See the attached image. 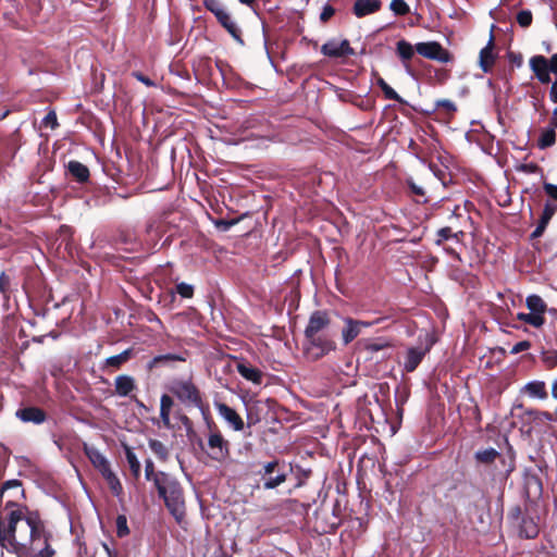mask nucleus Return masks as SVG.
Listing matches in <instances>:
<instances>
[{
  "label": "nucleus",
  "instance_id": "1",
  "mask_svg": "<svg viewBox=\"0 0 557 557\" xmlns=\"http://www.w3.org/2000/svg\"><path fill=\"white\" fill-rule=\"evenodd\" d=\"M156 488L170 513L181 523L185 517V502L180 482L172 475H159Z\"/></svg>",
  "mask_w": 557,
  "mask_h": 557
},
{
  "label": "nucleus",
  "instance_id": "2",
  "mask_svg": "<svg viewBox=\"0 0 557 557\" xmlns=\"http://www.w3.org/2000/svg\"><path fill=\"white\" fill-rule=\"evenodd\" d=\"M169 391L185 406L198 408L207 418V408L203 406L202 398L198 387L191 379H174L169 384Z\"/></svg>",
  "mask_w": 557,
  "mask_h": 557
},
{
  "label": "nucleus",
  "instance_id": "3",
  "mask_svg": "<svg viewBox=\"0 0 557 557\" xmlns=\"http://www.w3.org/2000/svg\"><path fill=\"white\" fill-rule=\"evenodd\" d=\"M304 352L311 360H319L336 349V343L330 333L305 337Z\"/></svg>",
  "mask_w": 557,
  "mask_h": 557
},
{
  "label": "nucleus",
  "instance_id": "4",
  "mask_svg": "<svg viewBox=\"0 0 557 557\" xmlns=\"http://www.w3.org/2000/svg\"><path fill=\"white\" fill-rule=\"evenodd\" d=\"M358 347L367 359L385 360L392 356L393 345L386 337H375L359 341Z\"/></svg>",
  "mask_w": 557,
  "mask_h": 557
},
{
  "label": "nucleus",
  "instance_id": "5",
  "mask_svg": "<svg viewBox=\"0 0 557 557\" xmlns=\"http://www.w3.org/2000/svg\"><path fill=\"white\" fill-rule=\"evenodd\" d=\"M259 475L263 480L265 490H274L287 479V473L278 460L264 463L262 470L259 471Z\"/></svg>",
  "mask_w": 557,
  "mask_h": 557
},
{
  "label": "nucleus",
  "instance_id": "6",
  "mask_svg": "<svg viewBox=\"0 0 557 557\" xmlns=\"http://www.w3.org/2000/svg\"><path fill=\"white\" fill-rule=\"evenodd\" d=\"M416 51L426 59L441 63H448L451 60L450 53L437 41L418 42Z\"/></svg>",
  "mask_w": 557,
  "mask_h": 557
},
{
  "label": "nucleus",
  "instance_id": "7",
  "mask_svg": "<svg viewBox=\"0 0 557 557\" xmlns=\"http://www.w3.org/2000/svg\"><path fill=\"white\" fill-rule=\"evenodd\" d=\"M330 324L331 318L329 312L325 310H315L309 317L304 335L305 337H311V335L329 333L327 329Z\"/></svg>",
  "mask_w": 557,
  "mask_h": 557
},
{
  "label": "nucleus",
  "instance_id": "8",
  "mask_svg": "<svg viewBox=\"0 0 557 557\" xmlns=\"http://www.w3.org/2000/svg\"><path fill=\"white\" fill-rule=\"evenodd\" d=\"M321 53L329 58H342L354 55L355 50L347 39L337 40L332 38L321 46Z\"/></svg>",
  "mask_w": 557,
  "mask_h": 557
},
{
  "label": "nucleus",
  "instance_id": "9",
  "mask_svg": "<svg viewBox=\"0 0 557 557\" xmlns=\"http://www.w3.org/2000/svg\"><path fill=\"white\" fill-rule=\"evenodd\" d=\"M430 347H408L404 355V361L401 363L403 370L407 373L413 372L424 359L429 352Z\"/></svg>",
  "mask_w": 557,
  "mask_h": 557
},
{
  "label": "nucleus",
  "instance_id": "10",
  "mask_svg": "<svg viewBox=\"0 0 557 557\" xmlns=\"http://www.w3.org/2000/svg\"><path fill=\"white\" fill-rule=\"evenodd\" d=\"M83 450L94 468L98 470V472L103 475L107 472L111 471L110 462L108 458L95 446L83 443Z\"/></svg>",
  "mask_w": 557,
  "mask_h": 557
},
{
  "label": "nucleus",
  "instance_id": "11",
  "mask_svg": "<svg viewBox=\"0 0 557 557\" xmlns=\"http://www.w3.org/2000/svg\"><path fill=\"white\" fill-rule=\"evenodd\" d=\"M209 457L216 461L224 460L228 451V443L223 438L220 433H211L208 438Z\"/></svg>",
  "mask_w": 557,
  "mask_h": 557
},
{
  "label": "nucleus",
  "instance_id": "12",
  "mask_svg": "<svg viewBox=\"0 0 557 557\" xmlns=\"http://www.w3.org/2000/svg\"><path fill=\"white\" fill-rule=\"evenodd\" d=\"M215 409L220 417L234 430L242 431L244 421L240 416L230 406L223 403H215Z\"/></svg>",
  "mask_w": 557,
  "mask_h": 557
},
{
  "label": "nucleus",
  "instance_id": "13",
  "mask_svg": "<svg viewBox=\"0 0 557 557\" xmlns=\"http://www.w3.org/2000/svg\"><path fill=\"white\" fill-rule=\"evenodd\" d=\"M494 37L491 33L490 39L484 48L481 49L479 54V65L484 73H490L493 64L495 63L496 55L494 53Z\"/></svg>",
  "mask_w": 557,
  "mask_h": 557
},
{
  "label": "nucleus",
  "instance_id": "14",
  "mask_svg": "<svg viewBox=\"0 0 557 557\" xmlns=\"http://www.w3.org/2000/svg\"><path fill=\"white\" fill-rule=\"evenodd\" d=\"M530 67L541 83L547 84L550 82L548 61L546 58L543 55H535L531 58Z\"/></svg>",
  "mask_w": 557,
  "mask_h": 557
},
{
  "label": "nucleus",
  "instance_id": "15",
  "mask_svg": "<svg viewBox=\"0 0 557 557\" xmlns=\"http://www.w3.org/2000/svg\"><path fill=\"white\" fill-rule=\"evenodd\" d=\"M557 211V205L552 202H546L542 212V215L539 220V223L535 227V230L531 234V238L535 239L543 235L545 232L550 219Z\"/></svg>",
  "mask_w": 557,
  "mask_h": 557
},
{
  "label": "nucleus",
  "instance_id": "16",
  "mask_svg": "<svg viewBox=\"0 0 557 557\" xmlns=\"http://www.w3.org/2000/svg\"><path fill=\"white\" fill-rule=\"evenodd\" d=\"M343 321L345 326L342 330V341L344 345H348L360 335L361 320L346 317Z\"/></svg>",
  "mask_w": 557,
  "mask_h": 557
},
{
  "label": "nucleus",
  "instance_id": "17",
  "mask_svg": "<svg viewBox=\"0 0 557 557\" xmlns=\"http://www.w3.org/2000/svg\"><path fill=\"white\" fill-rule=\"evenodd\" d=\"M16 417L26 423L41 424L46 421V413L38 407H25L16 411Z\"/></svg>",
  "mask_w": 557,
  "mask_h": 557
},
{
  "label": "nucleus",
  "instance_id": "18",
  "mask_svg": "<svg viewBox=\"0 0 557 557\" xmlns=\"http://www.w3.org/2000/svg\"><path fill=\"white\" fill-rule=\"evenodd\" d=\"M222 27L226 29V32L232 36V38L238 42L239 45H244V39L242 37V32L236 22L232 18L231 14L226 10L223 14L216 18Z\"/></svg>",
  "mask_w": 557,
  "mask_h": 557
},
{
  "label": "nucleus",
  "instance_id": "19",
  "mask_svg": "<svg viewBox=\"0 0 557 557\" xmlns=\"http://www.w3.org/2000/svg\"><path fill=\"white\" fill-rule=\"evenodd\" d=\"M382 2L380 0H356L352 12L357 17L375 13L380 10Z\"/></svg>",
  "mask_w": 557,
  "mask_h": 557
},
{
  "label": "nucleus",
  "instance_id": "20",
  "mask_svg": "<svg viewBox=\"0 0 557 557\" xmlns=\"http://www.w3.org/2000/svg\"><path fill=\"white\" fill-rule=\"evenodd\" d=\"M537 518L523 516L518 522L519 533L525 539H534L539 534Z\"/></svg>",
  "mask_w": 557,
  "mask_h": 557
},
{
  "label": "nucleus",
  "instance_id": "21",
  "mask_svg": "<svg viewBox=\"0 0 557 557\" xmlns=\"http://www.w3.org/2000/svg\"><path fill=\"white\" fill-rule=\"evenodd\" d=\"M416 51V46H412L410 42H408L405 39L398 40L396 44V53L401 59L404 66L406 69V72L408 74L411 73L410 66L408 65V61H410Z\"/></svg>",
  "mask_w": 557,
  "mask_h": 557
},
{
  "label": "nucleus",
  "instance_id": "22",
  "mask_svg": "<svg viewBox=\"0 0 557 557\" xmlns=\"http://www.w3.org/2000/svg\"><path fill=\"white\" fill-rule=\"evenodd\" d=\"M115 393L120 397L128 396L135 388V380L131 375L122 374L115 377Z\"/></svg>",
  "mask_w": 557,
  "mask_h": 557
},
{
  "label": "nucleus",
  "instance_id": "23",
  "mask_svg": "<svg viewBox=\"0 0 557 557\" xmlns=\"http://www.w3.org/2000/svg\"><path fill=\"white\" fill-rule=\"evenodd\" d=\"M67 172L78 182L85 183L89 180L88 168L79 161L72 160L66 165Z\"/></svg>",
  "mask_w": 557,
  "mask_h": 557
},
{
  "label": "nucleus",
  "instance_id": "24",
  "mask_svg": "<svg viewBox=\"0 0 557 557\" xmlns=\"http://www.w3.org/2000/svg\"><path fill=\"white\" fill-rule=\"evenodd\" d=\"M237 372L247 381H250L256 384H260L262 380V372L253 367H250L246 363L237 364Z\"/></svg>",
  "mask_w": 557,
  "mask_h": 557
},
{
  "label": "nucleus",
  "instance_id": "25",
  "mask_svg": "<svg viewBox=\"0 0 557 557\" xmlns=\"http://www.w3.org/2000/svg\"><path fill=\"white\" fill-rule=\"evenodd\" d=\"M173 405H174V401L169 395L163 394L161 396V398H160V418L162 420L163 425L166 429L171 428L170 414H171Z\"/></svg>",
  "mask_w": 557,
  "mask_h": 557
},
{
  "label": "nucleus",
  "instance_id": "26",
  "mask_svg": "<svg viewBox=\"0 0 557 557\" xmlns=\"http://www.w3.org/2000/svg\"><path fill=\"white\" fill-rule=\"evenodd\" d=\"M524 389L528 393V395L532 398H547L545 383L542 381H531L528 384H525Z\"/></svg>",
  "mask_w": 557,
  "mask_h": 557
},
{
  "label": "nucleus",
  "instance_id": "27",
  "mask_svg": "<svg viewBox=\"0 0 557 557\" xmlns=\"http://www.w3.org/2000/svg\"><path fill=\"white\" fill-rule=\"evenodd\" d=\"M554 126L544 128L541 133V136L537 141V147L540 149H546L548 147H552L556 143V133H555Z\"/></svg>",
  "mask_w": 557,
  "mask_h": 557
},
{
  "label": "nucleus",
  "instance_id": "28",
  "mask_svg": "<svg viewBox=\"0 0 557 557\" xmlns=\"http://www.w3.org/2000/svg\"><path fill=\"white\" fill-rule=\"evenodd\" d=\"M126 461L132 474L137 479L140 475L141 466L133 449L129 446L124 447Z\"/></svg>",
  "mask_w": 557,
  "mask_h": 557
},
{
  "label": "nucleus",
  "instance_id": "29",
  "mask_svg": "<svg viewBox=\"0 0 557 557\" xmlns=\"http://www.w3.org/2000/svg\"><path fill=\"white\" fill-rule=\"evenodd\" d=\"M171 361H185V358L177 354L158 355L148 362L147 367L149 370H151L158 367L160 363H166Z\"/></svg>",
  "mask_w": 557,
  "mask_h": 557
},
{
  "label": "nucleus",
  "instance_id": "30",
  "mask_svg": "<svg viewBox=\"0 0 557 557\" xmlns=\"http://www.w3.org/2000/svg\"><path fill=\"white\" fill-rule=\"evenodd\" d=\"M525 305L531 312L543 314L546 309V304L539 295H529L525 299Z\"/></svg>",
  "mask_w": 557,
  "mask_h": 557
},
{
  "label": "nucleus",
  "instance_id": "31",
  "mask_svg": "<svg viewBox=\"0 0 557 557\" xmlns=\"http://www.w3.org/2000/svg\"><path fill=\"white\" fill-rule=\"evenodd\" d=\"M102 478L107 481L114 496L120 497L123 494V486L112 470L103 474Z\"/></svg>",
  "mask_w": 557,
  "mask_h": 557
},
{
  "label": "nucleus",
  "instance_id": "32",
  "mask_svg": "<svg viewBox=\"0 0 557 557\" xmlns=\"http://www.w3.org/2000/svg\"><path fill=\"white\" fill-rule=\"evenodd\" d=\"M11 491V496L13 498L24 497V490L22 488V483L18 480H9L7 481L1 488V494L8 493Z\"/></svg>",
  "mask_w": 557,
  "mask_h": 557
},
{
  "label": "nucleus",
  "instance_id": "33",
  "mask_svg": "<svg viewBox=\"0 0 557 557\" xmlns=\"http://www.w3.org/2000/svg\"><path fill=\"white\" fill-rule=\"evenodd\" d=\"M133 355V349L128 348L123 350L121 354L111 356L106 359V363L109 367L119 368L122 363L126 362Z\"/></svg>",
  "mask_w": 557,
  "mask_h": 557
},
{
  "label": "nucleus",
  "instance_id": "34",
  "mask_svg": "<svg viewBox=\"0 0 557 557\" xmlns=\"http://www.w3.org/2000/svg\"><path fill=\"white\" fill-rule=\"evenodd\" d=\"M148 446L151 451L161 460H166L169 457V449L159 440H149Z\"/></svg>",
  "mask_w": 557,
  "mask_h": 557
},
{
  "label": "nucleus",
  "instance_id": "35",
  "mask_svg": "<svg viewBox=\"0 0 557 557\" xmlns=\"http://www.w3.org/2000/svg\"><path fill=\"white\" fill-rule=\"evenodd\" d=\"M376 85L382 89L386 99L404 102L403 98L382 77L376 79Z\"/></svg>",
  "mask_w": 557,
  "mask_h": 557
},
{
  "label": "nucleus",
  "instance_id": "36",
  "mask_svg": "<svg viewBox=\"0 0 557 557\" xmlns=\"http://www.w3.org/2000/svg\"><path fill=\"white\" fill-rule=\"evenodd\" d=\"M517 318H518V320L523 321L534 327H540L544 324L543 315L535 313V312H530V313L520 312V313H518Z\"/></svg>",
  "mask_w": 557,
  "mask_h": 557
},
{
  "label": "nucleus",
  "instance_id": "37",
  "mask_svg": "<svg viewBox=\"0 0 557 557\" xmlns=\"http://www.w3.org/2000/svg\"><path fill=\"white\" fill-rule=\"evenodd\" d=\"M499 454L495 448L490 447V448L476 451L475 458H476V460H479L483 463H491L496 459V457Z\"/></svg>",
  "mask_w": 557,
  "mask_h": 557
},
{
  "label": "nucleus",
  "instance_id": "38",
  "mask_svg": "<svg viewBox=\"0 0 557 557\" xmlns=\"http://www.w3.org/2000/svg\"><path fill=\"white\" fill-rule=\"evenodd\" d=\"M159 475H169L168 473L163 471L156 472L154 471V465L151 459H147L145 461V478L148 481H152L156 485V480L159 479Z\"/></svg>",
  "mask_w": 557,
  "mask_h": 557
},
{
  "label": "nucleus",
  "instance_id": "39",
  "mask_svg": "<svg viewBox=\"0 0 557 557\" xmlns=\"http://www.w3.org/2000/svg\"><path fill=\"white\" fill-rule=\"evenodd\" d=\"M203 5L215 16V18L226 11L220 0H203Z\"/></svg>",
  "mask_w": 557,
  "mask_h": 557
},
{
  "label": "nucleus",
  "instance_id": "40",
  "mask_svg": "<svg viewBox=\"0 0 557 557\" xmlns=\"http://www.w3.org/2000/svg\"><path fill=\"white\" fill-rule=\"evenodd\" d=\"M527 414L536 423L548 422L554 419L553 414L547 411L528 410Z\"/></svg>",
  "mask_w": 557,
  "mask_h": 557
},
{
  "label": "nucleus",
  "instance_id": "41",
  "mask_svg": "<svg viewBox=\"0 0 557 557\" xmlns=\"http://www.w3.org/2000/svg\"><path fill=\"white\" fill-rule=\"evenodd\" d=\"M389 9L396 15H406L410 11L409 5L404 0H392Z\"/></svg>",
  "mask_w": 557,
  "mask_h": 557
},
{
  "label": "nucleus",
  "instance_id": "42",
  "mask_svg": "<svg viewBox=\"0 0 557 557\" xmlns=\"http://www.w3.org/2000/svg\"><path fill=\"white\" fill-rule=\"evenodd\" d=\"M129 529L127 525V519L125 516L120 515L116 518V534L119 537H124L128 535Z\"/></svg>",
  "mask_w": 557,
  "mask_h": 557
},
{
  "label": "nucleus",
  "instance_id": "43",
  "mask_svg": "<svg viewBox=\"0 0 557 557\" xmlns=\"http://www.w3.org/2000/svg\"><path fill=\"white\" fill-rule=\"evenodd\" d=\"M176 292L182 298H191L194 296V286L182 282L176 285Z\"/></svg>",
  "mask_w": 557,
  "mask_h": 557
},
{
  "label": "nucleus",
  "instance_id": "44",
  "mask_svg": "<svg viewBox=\"0 0 557 557\" xmlns=\"http://www.w3.org/2000/svg\"><path fill=\"white\" fill-rule=\"evenodd\" d=\"M457 238V233H454L450 227H442L437 231L436 244L440 245L445 240Z\"/></svg>",
  "mask_w": 557,
  "mask_h": 557
},
{
  "label": "nucleus",
  "instance_id": "45",
  "mask_svg": "<svg viewBox=\"0 0 557 557\" xmlns=\"http://www.w3.org/2000/svg\"><path fill=\"white\" fill-rule=\"evenodd\" d=\"M517 22L521 27H528L532 23V13L529 10H522L517 14Z\"/></svg>",
  "mask_w": 557,
  "mask_h": 557
},
{
  "label": "nucleus",
  "instance_id": "46",
  "mask_svg": "<svg viewBox=\"0 0 557 557\" xmlns=\"http://www.w3.org/2000/svg\"><path fill=\"white\" fill-rule=\"evenodd\" d=\"M42 124L51 129H54L58 126V119L54 111H49L46 116L42 119Z\"/></svg>",
  "mask_w": 557,
  "mask_h": 557
},
{
  "label": "nucleus",
  "instance_id": "47",
  "mask_svg": "<svg viewBox=\"0 0 557 557\" xmlns=\"http://www.w3.org/2000/svg\"><path fill=\"white\" fill-rule=\"evenodd\" d=\"M533 486L535 487L537 494L541 495L542 494V481L537 475H530L527 479L528 491Z\"/></svg>",
  "mask_w": 557,
  "mask_h": 557
},
{
  "label": "nucleus",
  "instance_id": "48",
  "mask_svg": "<svg viewBox=\"0 0 557 557\" xmlns=\"http://www.w3.org/2000/svg\"><path fill=\"white\" fill-rule=\"evenodd\" d=\"M523 516L524 515H522V510L519 506L512 507L508 512V519L515 524H518Z\"/></svg>",
  "mask_w": 557,
  "mask_h": 557
},
{
  "label": "nucleus",
  "instance_id": "49",
  "mask_svg": "<svg viewBox=\"0 0 557 557\" xmlns=\"http://www.w3.org/2000/svg\"><path fill=\"white\" fill-rule=\"evenodd\" d=\"M531 347V343L529 341H521L515 344L510 350V354L516 355L521 351H524Z\"/></svg>",
  "mask_w": 557,
  "mask_h": 557
},
{
  "label": "nucleus",
  "instance_id": "50",
  "mask_svg": "<svg viewBox=\"0 0 557 557\" xmlns=\"http://www.w3.org/2000/svg\"><path fill=\"white\" fill-rule=\"evenodd\" d=\"M335 13V10L332 5L325 4L320 14L321 22H327Z\"/></svg>",
  "mask_w": 557,
  "mask_h": 557
},
{
  "label": "nucleus",
  "instance_id": "51",
  "mask_svg": "<svg viewBox=\"0 0 557 557\" xmlns=\"http://www.w3.org/2000/svg\"><path fill=\"white\" fill-rule=\"evenodd\" d=\"M436 107L444 108L448 112H455L457 110L456 104L448 99H441L436 101Z\"/></svg>",
  "mask_w": 557,
  "mask_h": 557
},
{
  "label": "nucleus",
  "instance_id": "52",
  "mask_svg": "<svg viewBox=\"0 0 557 557\" xmlns=\"http://www.w3.org/2000/svg\"><path fill=\"white\" fill-rule=\"evenodd\" d=\"M543 188L550 198L557 201V185L552 183H544Z\"/></svg>",
  "mask_w": 557,
  "mask_h": 557
},
{
  "label": "nucleus",
  "instance_id": "53",
  "mask_svg": "<svg viewBox=\"0 0 557 557\" xmlns=\"http://www.w3.org/2000/svg\"><path fill=\"white\" fill-rule=\"evenodd\" d=\"M133 76L139 81L140 83L145 84L146 86L148 87H151V86H154V83L147 76H145L143 73L140 72H134L133 73Z\"/></svg>",
  "mask_w": 557,
  "mask_h": 557
},
{
  "label": "nucleus",
  "instance_id": "54",
  "mask_svg": "<svg viewBox=\"0 0 557 557\" xmlns=\"http://www.w3.org/2000/svg\"><path fill=\"white\" fill-rule=\"evenodd\" d=\"M9 285H10V277L4 272H2L0 274V292L5 293L9 288Z\"/></svg>",
  "mask_w": 557,
  "mask_h": 557
},
{
  "label": "nucleus",
  "instance_id": "55",
  "mask_svg": "<svg viewBox=\"0 0 557 557\" xmlns=\"http://www.w3.org/2000/svg\"><path fill=\"white\" fill-rule=\"evenodd\" d=\"M549 99L552 102L557 103V79L553 83L550 87Z\"/></svg>",
  "mask_w": 557,
  "mask_h": 557
},
{
  "label": "nucleus",
  "instance_id": "56",
  "mask_svg": "<svg viewBox=\"0 0 557 557\" xmlns=\"http://www.w3.org/2000/svg\"><path fill=\"white\" fill-rule=\"evenodd\" d=\"M548 70L549 72L557 74V53L552 55L548 62Z\"/></svg>",
  "mask_w": 557,
  "mask_h": 557
},
{
  "label": "nucleus",
  "instance_id": "57",
  "mask_svg": "<svg viewBox=\"0 0 557 557\" xmlns=\"http://www.w3.org/2000/svg\"><path fill=\"white\" fill-rule=\"evenodd\" d=\"M410 189L416 195H420V196L424 195L423 188L418 186V185H416L414 183H410Z\"/></svg>",
  "mask_w": 557,
  "mask_h": 557
},
{
  "label": "nucleus",
  "instance_id": "58",
  "mask_svg": "<svg viewBox=\"0 0 557 557\" xmlns=\"http://www.w3.org/2000/svg\"><path fill=\"white\" fill-rule=\"evenodd\" d=\"M382 320H384V318H380V319H376L373 321H361V329L373 326V325L380 323Z\"/></svg>",
  "mask_w": 557,
  "mask_h": 557
},
{
  "label": "nucleus",
  "instance_id": "59",
  "mask_svg": "<svg viewBox=\"0 0 557 557\" xmlns=\"http://www.w3.org/2000/svg\"><path fill=\"white\" fill-rule=\"evenodd\" d=\"M550 125L557 128V107L553 111Z\"/></svg>",
  "mask_w": 557,
  "mask_h": 557
},
{
  "label": "nucleus",
  "instance_id": "60",
  "mask_svg": "<svg viewBox=\"0 0 557 557\" xmlns=\"http://www.w3.org/2000/svg\"><path fill=\"white\" fill-rule=\"evenodd\" d=\"M552 396L554 399H557V379L553 382L552 385Z\"/></svg>",
  "mask_w": 557,
  "mask_h": 557
},
{
  "label": "nucleus",
  "instance_id": "61",
  "mask_svg": "<svg viewBox=\"0 0 557 557\" xmlns=\"http://www.w3.org/2000/svg\"><path fill=\"white\" fill-rule=\"evenodd\" d=\"M546 361L550 364V366H554L557 363V355L556 354H553L552 357H547L546 358Z\"/></svg>",
  "mask_w": 557,
  "mask_h": 557
},
{
  "label": "nucleus",
  "instance_id": "62",
  "mask_svg": "<svg viewBox=\"0 0 557 557\" xmlns=\"http://www.w3.org/2000/svg\"><path fill=\"white\" fill-rule=\"evenodd\" d=\"M181 420H182L183 424H184L187 429H190V428H191V423H190V420H189V418H188V417L183 416Z\"/></svg>",
  "mask_w": 557,
  "mask_h": 557
},
{
  "label": "nucleus",
  "instance_id": "63",
  "mask_svg": "<svg viewBox=\"0 0 557 557\" xmlns=\"http://www.w3.org/2000/svg\"><path fill=\"white\" fill-rule=\"evenodd\" d=\"M103 548H104V550H106V553L108 554L109 557H113V552L111 550V548L107 544H103Z\"/></svg>",
  "mask_w": 557,
  "mask_h": 557
},
{
  "label": "nucleus",
  "instance_id": "64",
  "mask_svg": "<svg viewBox=\"0 0 557 557\" xmlns=\"http://www.w3.org/2000/svg\"><path fill=\"white\" fill-rule=\"evenodd\" d=\"M219 224H222L224 230H227L233 224V222L220 221Z\"/></svg>",
  "mask_w": 557,
  "mask_h": 557
}]
</instances>
